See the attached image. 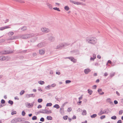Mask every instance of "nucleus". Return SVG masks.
I'll return each mask as SVG.
<instances>
[{
	"instance_id": "obj_24",
	"label": "nucleus",
	"mask_w": 123,
	"mask_h": 123,
	"mask_svg": "<svg viewBox=\"0 0 123 123\" xmlns=\"http://www.w3.org/2000/svg\"><path fill=\"white\" fill-rule=\"evenodd\" d=\"M53 107L54 108H56L57 109H58L60 108V106L58 104H55L54 105Z\"/></svg>"
},
{
	"instance_id": "obj_35",
	"label": "nucleus",
	"mask_w": 123,
	"mask_h": 123,
	"mask_svg": "<svg viewBox=\"0 0 123 123\" xmlns=\"http://www.w3.org/2000/svg\"><path fill=\"white\" fill-rule=\"evenodd\" d=\"M111 118L112 119L116 120L117 119V117L116 116H114L112 117Z\"/></svg>"
},
{
	"instance_id": "obj_30",
	"label": "nucleus",
	"mask_w": 123,
	"mask_h": 123,
	"mask_svg": "<svg viewBox=\"0 0 123 123\" xmlns=\"http://www.w3.org/2000/svg\"><path fill=\"white\" fill-rule=\"evenodd\" d=\"M38 83L41 85H43L44 84V82L43 81H40L38 82Z\"/></svg>"
},
{
	"instance_id": "obj_46",
	"label": "nucleus",
	"mask_w": 123,
	"mask_h": 123,
	"mask_svg": "<svg viewBox=\"0 0 123 123\" xmlns=\"http://www.w3.org/2000/svg\"><path fill=\"white\" fill-rule=\"evenodd\" d=\"M6 59L5 60H6L7 61H8L11 59V57L9 56H6Z\"/></svg>"
},
{
	"instance_id": "obj_51",
	"label": "nucleus",
	"mask_w": 123,
	"mask_h": 123,
	"mask_svg": "<svg viewBox=\"0 0 123 123\" xmlns=\"http://www.w3.org/2000/svg\"><path fill=\"white\" fill-rule=\"evenodd\" d=\"M115 73H111L110 74V76L111 77H112L114 76L115 74Z\"/></svg>"
},
{
	"instance_id": "obj_5",
	"label": "nucleus",
	"mask_w": 123,
	"mask_h": 123,
	"mask_svg": "<svg viewBox=\"0 0 123 123\" xmlns=\"http://www.w3.org/2000/svg\"><path fill=\"white\" fill-rule=\"evenodd\" d=\"M22 121L21 118H20L14 119L11 121V122L12 123H15L18 122H20Z\"/></svg>"
},
{
	"instance_id": "obj_9",
	"label": "nucleus",
	"mask_w": 123,
	"mask_h": 123,
	"mask_svg": "<svg viewBox=\"0 0 123 123\" xmlns=\"http://www.w3.org/2000/svg\"><path fill=\"white\" fill-rule=\"evenodd\" d=\"M98 92L100 94L103 95L104 94V92H102V89L101 88L98 89Z\"/></svg>"
},
{
	"instance_id": "obj_23",
	"label": "nucleus",
	"mask_w": 123,
	"mask_h": 123,
	"mask_svg": "<svg viewBox=\"0 0 123 123\" xmlns=\"http://www.w3.org/2000/svg\"><path fill=\"white\" fill-rule=\"evenodd\" d=\"M14 33V32H10L8 33V34L9 36H10L12 35Z\"/></svg>"
},
{
	"instance_id": "obj_8",
	"label": "nucleus",
	"mask_w": 123,
	"mask_h": 123,
	"mask_svg": "<svg viewBox=\"0 0 123 123\" xmlns=\"http://www.w3.org/2000/svg\"><path fill=\"white\" fill-rule=\"evenodd\" d=\"M35 95L33 94H27L26 95V97L27 98H28L31 97H35Z\"/></svg>"
},
{
	"instance_id": "obj_61",
	"label": "nucleus",
	"mask_w": 123,
	"mask_h": 123,
	"mask_svg": "<svg viewBox=\"0 0 123 123\" xmlns=\"http://www.w3.org/2000/svg\"><path fill=\"white\" fill-rule=\"evenodd\" d=\"M42 107V106L41 105H39L37 107V108H38L39 109V108H41Z\"/></svg>"
},
{
	"instance_id": "obj_4",
	"label": "nucleus",
	"mask_w": 123,
	"mask_h": 123,
	"mask_svg": "<svg viewBox=\"0 0 123 123\" xmlns=\"http://www.w3.org/2000/svg\"><path fill=\"white\" fill-rule=\"evenodd\" d=\"M13 51L11 50H3L1 52V53L2 54H6L12 53Z\"/></svg>"
},
{
	"instance_id": "obj_7",
	"label": "nucleus",
	"mask_w": 123,
	"mask_h": 123,
	"mask_svg": "<svg viewBox=\"0 0 123 123\" xmlns=\"http://www.w3.org/2000/svg\"><path fill=\"white\" fill-rule=\"evenodd\" d=\"M54 37L52 36H49L48 38V40L50 42H53L54 41Z\"/></svg>"
},
{
	"instance_id": "obj_39",
	"label": "nucleus",
	"mask_w": 123,
	"mask_h": 123,
	"mask_svg": "<svg viewBox=\"0 0 123 123\" xmlns=\"http://www.w3.org/2000/svg\"><path fill=\"white\" fill-rule=\"evenodd\" d=\"M70 60L71 61L74 63L76 62L74 60V58L73 57L71 58Z\"/></svg>"
},
{
	"instance_id": "obj_16",
	"label": "nucleus",
	"mask_w": 123,
	"mask_h": 123,
	"mask_svg": "<svg viewBox=\"0 0 123 123\" xmlns=\"http://www.w3.org/2000/svg\"><path fill=\"white\" fill-rule=\"evenodd\" d=\"M46 5L50 9H52V5L48 3H46Z\"/></svg>"
},
{
	"instance_id": "obj_27",
	"label": "nucleus",
	"mask_w": 123,
	"mask_h": 123,
	"mask_svg": "<svg viewBox=\"0 0 123 123\" xmlns=\"http://www.w3.org/2000/svg\"><path fill=\"white\" fill-rule=\"evenodd\" d=\"M37 39V37L31 39V42H34Z\"/></svg>"
},
{
	"instance_id": "obj_10",
	"label": "nucleus",
	"mask_w": 123,
	"mask_h": 123,
	"mask_svg": "<svg viewBox=\"0 0 123 123\" xmlns=\"http://www.w3.org/2000/svg\"><path fill=\"white\" fill-rule=\"evenodd\" d=\"M34 103V102H33L31 104H30L29 103H27L26 105V106L29 108L32 107L33 106Z\"/></svg>"
},
{
	"instance_id": "obj_36",
	"label": "nucleus",
	"mask_w": 123,
	"mask_h": 123,
	"mask_svg": "<svg viewBox=\"0 0 123 123\" xmlns=\"http://www.w3.org/2000/svg\"><path fill=\"white\" fill-rule=\"evenodd\" d=\"M53 9L55 10H57L58 11H60V10L59 9V8L57 7H54Z\"/></svg>"
},
{
	"instance_id": "obj_2",
	"label": "nucleus",
	"mask_w": 123,
	"mask_h": 123,
	"mask_svg": "<svg viewBox=\"0 0 123 123\" xmlns=\"http://www.w3.org/2000/svg\"><path fill=\"white\" fill-rule=\"evenodd\" d=\"M34 36V34L33 33L21 34L20 35V38L23 39H27L31 37Z\"/></svg>"
},
{
	"instance_id": "obj_3",
	"label": "nucleus",
	"mask_w": 123,
	"mask_h": 123,
	"mask_svg": "<svg viewBox=\"0 0 123 123\" xmlns=\"http://www.w3.org/2000/svg\"><path fill=\"white\" fill-rule=\"evenodd\" d=\"M69 43H62L61 45H58L55 49H60L65 47L66 46H68L70 44Z\"/></svg>"
},
{
	"instance_id": "obj_32",
	"label": "nucleus",
	"mask_w": 123,
	"mask_h": 123,
	"mask_svg": "<svg viewBox=\"0 0 123 123\" xmlns=\"http://www.w3.org/2000/svg\"><path fill=\"white\" fill-rule=\"evenodd\" d=\"M25 91L24 90H22L20 92L19 94L20 95H23L25 93Z\"/></svg>"
},
{
	"instance_id": "obj_37",
	"label": "nucleus",
	"mask_w": 123,
	"mask_h": 123,
	"mask_svg": "<svg viewBox=\"0 0 123 123\" xmlns=\"http://www.w3.org/2000/svg\"><path fill=\"white\" fill-rule=\"evenodd\" d=\"M52 105V104L51 103H48L46 105L47 106H51Z\"/></svg>"
},
{
	"instance_id": "obj_45",
	"label": "nucleus",
	"mask_w": 123,
	"mask_h": 123,
	"mask_svg": "<svg viewBox=\"0 0 123 123\" xmlns=\"http://www.w3.org/2000/svg\"><path fill=\"white\" fill-rule=\"evenodd\" d=\"M71 82V81L69 80H67L65 82L66 84L69 83Z\"/></svg>"
},
{
	"instance_id": "obj_11",
	"label": "nucleus",
	"mask_w": 123,
	"mask_h": 123,
	"mask_svg": "<svg viewBox=\"0 0 123 123\" xmlns=\"http://www.w3.org/2000/svg\"><path fill=\"white\" fill-rule=\"evenodd\" d=\"M44 43H41L38 44L37 46L39 47H41L44 46Z\"/></svg>"
},
{
	"instance_id": "obj_29",
	"label": "nucleus",
	"mask_w": 123,
	"mask_h": 123,
	"mask_svg": "<svg viewBox=\"0 0 123 123\" xmlns=\"http://www.w3.org/2000/svg\"><path fill=\"white\" fill-rule=\"evenodd\" d=\"M64 9L66 11H68L69 9V7L68 6H66L64 7Z\"/></svg>"
},
{
	"instance_id": "obj_59",
	"label": "nucleus",
	"mask_w": 123,
	"mask_h": 123,
	"mask_svg": "<svg viewBox=\"0 0 123 123\" xmlns=\"http://www.w3.org/2000/svg\"><path fill=\"white\" fill-rule=\"evenodd\" d=\"M4 28L5 29H6L10 28V27H9V26H6L4 27Z\"/></svg>"
},
{
	"instance_id": "obj_31",
	"label": "nucleus",
	"mask_w": 123,
	"mask_h": 123,
	"mask_svg": "<svg viewBox=\"0 0 123 123\" xmlns=\"http://www.w3.org/2000/svg\"><path fill=\"white\" fill-rule=\"evenodd\" d=\"M97 115L96 114H93L91 116V117L92 118H95L96 117Z\"/></svg>"
},
{
	"instance_id": "obj_13",
	"label": "nucleus",
	"mask_w": 123,
	"mask_h": 123,
	"mask_svg": "<svg viewBox=\"0 0 123 123\" xmlns=\"http://www.w3.org/2000/svg\"><path fill=\"white\" fill-rule=\"evenodd\" d=\"M6 59V57L4 55L0 56V60L1 61H4Z\"/></svg>"
},
{
	"instance_id": "obj_57",
	"label": "nucleus",
	"mask_w": 123,
	"mask_h": 123,
	"mask_svg": "<svg viewBox=\"0 0 123 123\" xmlns=\"http://www.w3.org/2000/svg\"><path fill=\"white\" fill-rule=\"evenodd\" d=\"M15 39V38H14V37L13 36L9 40H13Z\"/></svg>"
},
{
	"instance_id": "obj_42",
	"label": "nucleus",
	"mask_w": 123,
	"mask_h": 123,
	"mask_svg": "<svg viewBox=\"0 0 123 123\" xmlns=\"http://www.w3.org/2000/svg\"><path fill=\"white\" fill-rule=\"evenodd\" d=\"M68 117V116H65L63 117V118L65 120H66Z\"/></svg>"
},
{
	"instance_id": "obj_12",
	"label": "nucleus",
	"mask_w": 123,
	"mask_h": 123,
	"mask_svg": "<svg viewBox=\"0 0 123 123\" xmlns=\"http://www.w3.org/2000/svg\"><path fill=\"white\" fill-rule=\"evenodd\" d=\"M91 71V70L89 69H86L84 70V73L86 74H88Z\"/></svg>"
},
{
	"instance_id": "obj_44",
	"label": "nucleus",
	"mask_w": 123,
	"mask_h": 123,
	"mask_svg": "<svg viewBox=\"0 0 123 123\" xmlns=\"http://www.w3.org/2000/svg\"><path fill=\"white\" fill-rule=\"evenodd\" d=\"M105 115H103L100 117V118L101 119H102L105 118Z\"/></svg>"
},
{
	"instance_id": "obj_25",
	"label": "nucleus",
	"mask_w": 123,
	"mask_h": 123,
	"mask_svg": "<svg viewBox=\"0 0 123 123\" xmlns=\"http://www.w3.org/2000/svg\"><path fill=\"white\" fill-rule=\"evenodd\" d=\"M47 118L48 120H51L52 119V117L51 116H47Z\"/></svg>"
},
{
	"instance_id": "obj_18",
	"label": "nucleus",
	"mask_w": 123,
	"mask_h": 123,
	"mask_svg": "<svg viewBox=\"0 0 123 123\" xmlns=\"http://www.w3.org/2000/svg\"><path fill=\"white\" fill-rule=\"evenodd\" d=\"M60 112L61 113H63L64 112V108L61 107L60 108Z\"/></svg>"
},
{
	"instance_id": "obj_21",
	"label": "nucleus",
	"mask_w": 123,
	"mask_h": 123,
	"mask_svg": "<svg viewBox=\"0 0 123 123\" xmlns=\"http://www.w3.org/2000/svg\"><path fill=\"white\" fill-rule=\"evenodd\" d=\"M104 114H105L104 111H102V110H101V111L98 113V114L100 116Z\"/></svg>"
},
{
	"instance_id": "obj_6",
	"label": "nucleus",
	"mask_w": 123,
	"mask_h": 123,
	"mask_svg": "<svg viewBox=\"0 0 123 123\" xmlns=\"http://www.w3.org/2000/svg\"><path fill=\"white\" fill-rule=\"evenodd\" d=\"M41 30L42 32L45 33L48 32L50 31L48 28L45 27L41 28Z\"/></svg>"
},
{
	"instance_id": "obj_60",
	"label": "nucleus",
	"mask_w": 123,
	"mask_h": 123,
	"mask_svg": "<svg viewBox=\"0 0 123 123\" xmlns=\"http://www.w3.org/2000/svg\"><path fill=\"white\" fill-rule=\"evenodd\" d=\"M33 56H36L37 55V54L36 53H34L33 54Z\"/></svg>"
},
{
	"instance_id": "obj_50",
	"label": "nucleus",
	"mask_w": 123,
	"mask_h": 123,
	"mask_svg": "<svg viewBox=\"0 0 123 123\" xmlns=\"http://www.w3.org/2000/svg\"><path fill=\"white\" fill-rule=\"evenodd\" d=\"M44 119L43 118L41 117L40 119V120L41 121L43 122L44 121Z\"/></svg>"
},
{
	"instance_id": "obj_55",
	"label": "nucleus",
	"mask_w": 123,
	"mask_h": 123,
	"mask_svg": "<svg viewBox=\"0 0 123 123\" xmlns=\"http://www.w3.org/2000/svg\"><path fill=\"white\" fill-rule=\"evenodd\" d=\"M50 86H51V87H54L55 86L56 84H53Z\"/></svg>"
},
{
	"instance_id": "obj_64",
	"label": "nucleus",
	"mask_w": 123,
	"mask_h": 123,
	"mask_svg": "<svg viewBox=\"0 0 123 123\" xmlns=\"http://www.w3.org/2000/svg\"><path fill=\"white\" fill-rule=\"evenodd\" d=\"M97 87V86L96 85H94L93 86V88L95 89H96Z\"/></svg>"
},
{
	"instance_id": "obj_26",
	"label": "nucleus",
	"mask_w": 123,
	"mask_h": 123,
	"mask_svg": "<svg viewBox=\"0 0 123 123\" xmlns=\"http://www.w3.org/2000/svg\"><path fill=\"white\" fill-rule=\"evenodd\" d=\"M86 110H84L82 113V114L83 115H86Z\"/></svg>"
},
{
	"instance_id": "obj_34",
	"label": "nucleus",
	"mask_w": 123,
	"mask_h": 123,
	"mask_svg": "<svg viewBox=\"0 0 123 123\" xmlns=\"http://www.w3.org/2000/svg\"><path fill=\"white\" fill-rule=\"evenodd\" d=\"M8 103L11 105H12L13 104V102L12 101L9 100L8 101Z\"/></svg>"
},
{
	"instance_id": "obj_38",
	"label": "nucleus",
	"mask_w": 123,
	"mask_h": 123,
	"mask_svg": "<svg viewBox=\"0 0 123 123\" xmlns=\"http://www.w3.org/2000/svg\"><path fill=\"white\" fill-rule=\"evenodd\" d=\"M14 38H15V39H18L19 38H20V35L18 36H14Z\"/></svg>"
},
{
	"instance_id": "obj_52",
	"label": "nucleus",
	"mask_w": 123,
	"mask_h": 123,
	"mask_svg": "<svg viewBox=\"0 0 123 123\" xmlns=\"http://www.w3.org/2000/svg\"><path fill=\"white\" fill-rule=\"evenodd\" d=\"M5 102V101L3 99H2L1 100V103L2 104H3Z\"/></svg>"
},
{
	"instance_id": "obj_15",
	"label": "nucleus",
	"mask_w": 123,
	"mask_h": 123,
	"mask_svg": "<svg viewBox=\"0 0 123 123\" xmlns=\"http://www.w3.org/2000/svg\"><path fill=\"white\" fill-rule=\"evenodd\" d=\"M39 52L40 54L43 55L45 53V51L44 50L41 49L39 50Z\"/></svg>"
},
{
	"instance_id": "obj_14",
	"label": "nucleus",
	"mask_w": 123,
	"mask_h": 123,
	"mask_svg": "<svg viewBox=\"0 0 123 123\" xmlns=\"http://www.w3.org/2000/svg\"><path fill=\"white\" fill-rule=\"evenodd\" d=\"M47 110L46 109L43 110L39 111V113L46 114V112H47Z\"/></svg>"
},
{
	"instance_id": "obj_28",
	"label": "nucleus",
	"mask_w": 123,
	"mask_h": 123,
	"mask_svg": "<svg viewBox=\"0 0 123 123\" xmlns=\"http://www.w3.org/2000/svg\"><path fill=\"white\" fill-rule=\"evenodd\" d=\"M81 2L75 1L74 4L77 5H81Z\"/></svg>"
},
{
	"instance_id": "obj_1",
	"label": "nucleus",
	"mask_w": 123,
	"mask_h": 123,
	"mask_svg": "<svg viewBox=\"0 0 123 123\" xmlns=\"http://www.w3.org/2000/svg\"><path fill=\"white\" fill-rule=\"evenodd\" d=\"M86 40L89 43L94 44L96 42L97 39L94 37H91L87 38Z\"/></svg>"
},
{
	"instance_id": "obj_63",
	"label": "nucleus",
	"mask_w": 123,
	"mask_h": 123,
	"mask_svg": "<svg viewBox=\"0 0 123 123\" xmlns=\"http://www.w3.org/2000/svg\"><path fill=\"white\" fill-rule=\"evenodd\" d=\"M122 121L121 120H118L117 122V123H122Z\"/></svg>"
},
{
	"instance_id": "obj_20",
	"label": "nucleus",
	"mask_w": 123,
	"mask_h": 123,
	"mask_svg": "<svg viewBox=\"0 0 123 123\" xmlns=\"http://www.w3.org/2000/svg\"><path fill=\"white\" fill-rule=\"evenodd\" d=\"M27 27L26 26H24L21 28V30L22 31H24L26 30L27 29Z\"/></svg>"
},
{
	"instance_id": "obj_48",
	"label": "nucleus",
	"mask_w": 123,
	"mask_h": 123,
	"mask_svg": "<svg viewBox=\"0 0 123 123\" xmlns=\"http://www.w3.org/2000/svg\"><path fill=\"white\" fill-rule=\"evenodd\" d=\"M25 113L24 111H23L22 112V115L23 116L25 115Z\"/></svg>"
},
{
	"instance_id": "obj_49",
	"label": "nucleus",
	"mask_w": 123,
	"mask_h": 123,
	"mask_svg": "<svg viewBox=\"0 0 123 123\" xmlns=\"http://www.w3.org/2000/svg\"><path fill=\"white\" fill-rule=\"evenodd\" d=\"M51 111L47 110V112H46V114L50 113H51Z\"/></svg>"
},
{
	"instance_id": "obj_17",
	"label": "nucleus",
	"mask_w": 123,
	"mask_h": 123,
	"mask_svg": "<svg viewBox=\"0 0 123 123\" xmlns=\"http://www.w3.org/2000/svg\"><path fill=\"white\" fill-rule=\"evenodd\" d=\"M105 114H107L110 112L109 110L108 109H107L104 110Z\"/></svg>"
},
{
	"instance_id": "obj_22",
	"label": "nucleus",
	"mask_w": 123,
	"mask_h": 123,
	"mask_svg": "<svg viewBox=\"0 0 123 123\" xmlns=\"http://www.w3.org/2000/svg\"><path fill=\"white\" fill-rule=\"evenodd\" d=\"M88 92L90 95H91L92 94V90L89 89L88 90Z\"/></svg>"
},
{
	"instance_id": "obj_33",
	"label": "nucleus",
	"mask_w": 123,
	"mask_h": 123,
	"mask_svg": "<svg viewBox=\"0 0 123 123\" xmlns=\"http://www.w3.org/2000/svg\"><path fill=\"white\" fill-rule=\"evenodd\" d=\"M51 87V86L49 85L45 87V88L46 89H50V87Z\"/></svg>"
},
{
	"instance_id": "obj_62",
	"label": "nucleus",
	"mask_w": 123,
	"mask_h": 123,
	"mask_svg": "<svg viewBox=\"0 0 123 123\" xmlns=\"http://www.w3.org/2000/svg\"><path fill=\"white\" fill-rule=\"evenodd\" d=\"M92 56H93V58H94L95 59L96 58V55L95 54H93Z\"/></svg>"
},
{
	"instance_id": "obj_47",
	"label": "nucleus",
	"mask_w": 123,
	"mask_h": 123,
	"mask_svg": "<svg viewBox=\"0 0 123 123\" xmlns=\"http://www.w3.org/2000/svg\"><path fill=\"white\" fill-rule=\"evenodd\" d=\"M72 109L70 107L68 108L67 109V111L68 112H70L72 111Z\"/></svg>"
},
{
	"instance_id": "obj_54",
	"label": "nucleus",
	"mask_w": 123,
	"mask_h": 123,
	"mask_svg": "<svg viewBox=\"0 0 123 123\" xmlns=\"http://www.w3.org/2000/svg\"><path fill=\"white\" fill-rule=\"evenodd\" d=\"M67 103V102H65L62 105V106L61 107L63 108L65 106V105Z\"/></svg>"
},
{
	"instance_id": "obj_53",
	"label": "nucleus",
	"mask_w": 123,
	"mask_h": 123,
	"mask_svg": "<svg viewBox=\"0 0 123 123\" xmlns=\"http://www.w3.org/2000/svg\"><path fill=\"white\" fill-rule=\"evenodd\" d=\"M69 1L73 3L74 4H75V1L72 0H70Z\"/></svg>"
},
{
	"instance_id": "obj_58",
	"label": "nucleus",
	"mask_w": 123,
	"mask_h": 123,
	"mask_svg": "<svg viewBox=\"0 0 123 123\" xmlns=\"http://www.w3.org/2000/svg\"><path fill=\"white\" fill-rule=\"evenodd\" d=\"M4 29H4V27H1L0 28V30L1 31H2Z\"/></svg>"
},
{
	"instance_id": "obj_41",
	"label": "nucleus",
	"mask_w": 123,
	"mask_h": 123,
	"mask_svg": "<svg viewBox=\"0 0 123 123\" xmlns=\"http://www.w3.org/2000/svg\"><path fill=\"white\" fill-rule=\"evenodd\" d=\"M37 117L36 116H34L32 118V119L33 120H34L37 119Z\"/></svg>"
},
{
	"instance_id": "obj_56",
	"label": "nucleus",
	"mask_w": 123,
	"mask_h": 123,
	"mask_svg": "<svg viewBox=\"0 0 123 123\" xmlns=\"http://www.w3.org/2000/svg\"><path fill=\"white\" fill-rule=\"evenodd\" d=\"M114 103L115 104H117L118 103V102L117 100H115L114 101Z\"/></svg>"
},
{
	"instance_id": "obj_43",
	"label": "nucleus",
	"mask_w": 123,
	"mask_h": 123,
	"mask_svg": "<svg viewBox=\"0 0 123 123\" xmlns=\"http://www.w3.org/2000/svg\"><path fill=\"white\" fill-rule=\"evenodd\" d=\"M17 112H16L15 111H12V112L11 113V114L12 115H13L14 114H16Z\"/></svg>"
},
{
	"instance_id": "obj_40",
	"label": "nucleus",
	"mask_w": 123,
	"mask_h": 123,
	"mask_svg": "<svg viewBox=\"0 0 123 123\" xmlns=\"http://www.w3.org/2000/svg\"><path fill=\"white\" fill-rule=\"evenodd\" d=\"M43 101V99L41 98H39L38 100V102L39 103H41Z\"/></svg>"
},
{
	"instance_id": "obj_19",
	"label": "nucleus",
	"mask_w": 123,
	"mask_h": 123,
	"mask_svg": "<svg viewBox=\"0 0 123 123\" xmlns=\"http://www.w3.org/2000/svg\"><path fill=\"white\" fill-rule=\"evenodd\" d=\"M107 101L110 104L113 103L112 101H111V99L110 98H108L107 99Z\"/></svg>"
}]
</instances>
